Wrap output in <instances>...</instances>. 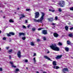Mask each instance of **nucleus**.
<instances>
[{
  "label": "nucleus",
  "mask_w": 73,
  "mask_h": 73,
  "mask_svg": "<svg viewBox=\"0 0 73 73\" xmlns=\"http://www.w3.org/2000/svg\"><path fill=\"white\" fill-rule=\"evenodd\" d=\"M41 13L42 14V16L40 18V19L37 20L36 19H33L34 21L36 23L38 22V23H42V20H43V19H44V16H45V13L42 12Z\"/></svg>",
  "instance_id": "1"
},
{
  "label": "nucleus",
  "mask_w": 73,
  "mask_h": 73,
  "mask_svg": "<svg viewBox=\"0 0 73 73\" xmlns=\"http://www.w3.org/2000/svg\"><path fill=\"white\" fill-rule=\"evenodd\" d=\"M50 48H51L52 50H55V51H59L60 50V48L57 47L56 45L55 44L50 46Z\"/></svg>",
  "instance_id": "2"
},
{
  "label": "nucleus",
  "mask_w": 73,
  "mask_h": 73,
  "mask_svg": "<svg viewBox=\"0 0 73 73\" xmlns=\"http://www.w3.org/2000/svg\"><path fill=\"white\" fill-rule=\"evenodd\" d=\"M59 5L61 7H63L64 5H65V2L64 1H61L60 2V3H59Z\"/></svg>",
  "instance_id": "3"
},
{
  "label": "nucleus",
  "mask_w": 73,
  "mask_h": 73,
  "mask_svg": "<svg viewBox=\"0 0 73 73\" xmlns=\"http://www.w3.org/2000/svg\"><path fill=\"white\" fill-rule=\"evenodd\" d=\"M62 72L63 73H65L66 72H69V70L67 68H64L62 69Z\"/></svg>",
  "instance_id": "4"
},
{
  "label": "nucleus",
  "mask_w": 73,
  "mask_h": 73,
  "mask_svg": "<svg viewBox=\"0 0 73 73\" xmlns=\"http://www.w3.org/2000/svg\"><path fill=\"white\" fill-rule=\"evenodd\" d=\"M35 18H38L39 17L40 14L38 12H36L35 13Z\"/></svg>",
  "instance_id": "5"
},
{
  "label": "nucleus",
  "mask_w": 73,
  "mask_h": 73,
  "mask_svg": "<svg viewBox=\"0 0 73 73\" xmlns=\"http://www.w3.org/2000/svg\"><path fill=\"white\" fill-rule=\"evenodd\" d=\"M17 55L19 58H21V52H20V51H18L17 52Z\"/></svg>",
  "instance_id": "6"
},
{
  "label": "nucleus",
  "mask_w": 73,
  "mask_h": 73,
  "mask_svg": "<svg viewBox=\"0 0 73 73\" xmlns=\"http://www.w3.org/2000/svg\"><path fill=\"white\" fill-rule=\"evenodd\" d=\"M54 35L55 37H57L58 36V34L56 33H54Z\"/></svg>",
  "instance_id": "7"
},
{
  "label": "nucleus",
  "mask_w": 73,
  "mask_h": 73,
  "mask_svg": "<svg viewBox=\"0 0 73 73\" xmlns=\"http://www.w3.org/2000/svg\"><path fill=\"white\" fill-rule=\"evenodd\" d=\"M21 17H20V19H23V18H24L25 17V16L23 14H21Z\"/></svg>",
  "instance_id": "8"
},
{
  "label": "nucleus",
  "mask_w": 73,
  "mask_h": 73,
  "mask_svg": "<svg viewBox=\"0 0 73 73\" xmlns=\"http://www.w3.org/2000/svg\"><path fill=\"white\" fill-rule=\"evenodd\" d=\"M53 68H54V69H58L60 68V67L58 66H53Z\"/></svg>",
  "instance_id": "9"
},
{
  "label": "nucleus",
  "mask_w": 73,
  "mask_h": 73,
  "mask_svg": "<svg viewBox=\"0 0 73 73\" xmlns=\"http://www.w3.org/2000/svg\"><path fill=\"white\" fill-rule=\"evenodd\" d=\"M62 55H58L57 56L56 58V59H60V58H61Z\"/></svg>",
  "instance_id": "10"
},
{
  "label": "nucleus",
  "mask_w": 73,
  "mask_h": 73,
  "mask_svg": "<svg viewBox=\"0 0 73 73\" xmlns=\"http://www.w3.org/2000/svg\"><path fill=\"white\" fill-rule=\"evenodd\" d=\"M46 59H47V60H49L50 61H52V60H51L50 58H49L47 56H46Z\"/></svg>",
  "instance_id": "11"
},
{
  "label": "nucleus",
  "mask_w": 73,
  "mask_h": 73,
  "mask_svg": "<svg viewBox=\"0 0 73 73\" xmlns=\"http://www.w3.org/2000/svg\"><path fill=\"white\" fill-rule=\"evenodd\" d=\"M52 64L53 65H54V66L57 65L56 64V62L55 61H53L52 62Z\"/></svg>",
  "instance_id": "12"
},
{
  "label": "nucleus",
  "mask_w": 73,
  "mask_h": 73,
  "mask_svg": "<svg viewBox=\"0 0 73 73\" xmlns=\"http://www.w3.org/2000/svg\"><path fill=\"white\" fill-rule=\"evenodd\" d=\"M48 21H51V22H52L53 20V18H50V19H48Z\"/></svg>",
  "instance_id": "13"
},
{
  "label": "nucleus",
  "mask_w": 73,
  "mask_h": 73,
  "mask_svg": "<svg viewBox=\"0 0 73 73\" xmlns=\"http://www.w3.org/2000/svg\"><path fill=\"white\" fill-rule=\"evenodd\" d=\"M19 35L20 36H21V35H23V36L25 35V34L23 33H19Z\"/></svg>",
  "instance_id": "14"
},
{
  "label": "nucleus",
  "mask_w": 73,
  "mask_h": 73,
  "mask_svg": "<svg viewBox=\"0 0 73 73\" xmlns=\"http://www.w3.org/2000/svg\"><path fill=\"white\" fill-rule=\"evenodd\" d=\"M13 50H12V49L9 50L8 51V52L9 53V54L11 53H12V52Z\"/></svg>",
  "instance_id": "15"
},
{
  "label": "nucleus",
  "mask_w": 73,
  "mask_h": 73,
  "mask_svg": "<svg viewBox=\"0 0 73 73\" xmlns=\"http://www.w3.org/2000/svg\"><path fill=\"white\" fill-rule=\"evenodd\" d=\"M49 11H50V12H54L55 11V10L54 9H53V10L49 9Z\"/></svg>",
  "instance_id": "16"
},
{
  "label": "nucleus",
  "mask_w": 73,
  "mask_h": 73,
  "mask_svg": "<svg viewBox=\"0 0 73 73\" xmlns=\"http://www.w3.org/2000/svg\"><path fill=\"white\" fill-rule=\"evenodd\" d=\"M42 33L44 35H46V30H42Z\"/></svg>",
  "instance_id": "17"
},
{
  "label": "nucleus",
  "mask_w": 73,
  "mask_h": 73,
  "mask_svg": "<svg viewBox=\"0 0 73 73\" xmlns=\"http://www.w3.org/2000/svg\"><path fill=\"white\" fill-rule=\"evenodd\" d=\"M68 36L70 37H73V34H69Z\"/></svg>",
  "instance_id": "18"
},
{
  "label": "nucleus",
  "mask_w": 73,
  "mask_h": 73,
  "mask_svg": "<svg viewBox=\"0 0 73 73\" xmlns=\"http://www.w3.org/2000/svg\"><path fill=\"white\" fill-rule=\"evenodd\" d=\"M65 28L66 31H68V27L67 26H66L65 27Z\"/></svg>",
  "instance_id": "19"
},
{
  "label": "nucleus",
  "mask_w": 73,
  "mask_h": 73,
  "mask_svg": "<svg viewBox=\"0 0 73 73\" xmlns=\"http://www.w3.org/2000/svg\"><path fill=\"white\" fill-rule=\"evenodd\" d=\"M33 60L34 62V64H36V58H34L33 59Z\"/></svg>",
  "instance_id": "20"
},
{
  "label": "nucleus",
  "mask_w": 73,
  "mask_h": 73,
  "mask_svg": "<svg viewBox=\"0 0 73 73\" xmlns=\"http://www.w3.org/2000/svg\"><path fill=\"white\" fill-rule=\"evenodd\" d=\"M9 21L10 22V23H13V22H14V21H13L12 20V19H10Z\"/></svg>",
  "instance_id": "21"
},
{
  "label": "nucleus",
  "mask_w": 73,
  "mask_h": 73,
  "mask_svg": "<svg viewBox=\"0 0 73 73\" xmlns=\"http://www.w3.org/2000/svg\"><path fill=\"white\" fill-rule=\"evenodd\" d=\"M65 50L66 51V52H68L69 51V48H65Z\"/></svg>",
  "instance_id": "22"
},
{
  "label": "nucleus",
  "mask_w": 73,
  "mask_h": 73,
  "mask_svg": "<svg viewBox=\"0 0 73 73\" xmlns=\"http://www.w3.org/2000/svg\"><path fill=\"white\" fill-rule=\"evenodd\" d=\"M31 45L32 46L35 45V44H34V43L33 42H31Z\"/></svg>",
  "instance_id": "23"
},
{
  "label": "nucleus",
  "mask_w": 73,
  "mask_h": 73,
  "mask_svg": "<svg viewBox=\"0 0 73 73\" xmlns=\"http://www.w3.org/2000/svg\"><path fill=\"white\" fill-rule=\"evenodd\" d=\"M36 30V29L35 28H33L32 29V31H35Z\"/></svg>",
  "instance_id": "24"
},
{
  "label": "nucleus",
  "mask_w": 73,
  "mask_h": 73,
  "mask_svg": "<svg viewBox=\"0 0 73 73\" xmlns=\"http://www.w3.org/2000/svg\"><path fill=\"white\" fill-rule=\"evenodd\" d=\"M9 33L11 35H15V33Z\"/></svg>",
  "instance_id": "25"
},
{
  "label": "nucleus",
  "mask_w": 73,
  "mask_h": 73,
  "mask_svg": "<svg viewBox=\"0 0 73 73\" xmlns=\"http://www.w3.org/2000/svg\"><path fill=\"white\" fill-rule=\"evenodd\" d=\"M67 44H70V42L69 40H67Z\"/></svg>",
  "instance_id": "26"
},
{
  "label": "nucleus",
  "mask_w": 73,
  "mask_h": 73,
  "mask_svg": "<svg viewBox=\"0 0 73 73\" xmlns=\"http://www.w3.org/2000/svg\"><path fill=\"white\" fill-rule=\"evenodd\" d=\"M58 11L59 12H62V10H61V9L60 8L58 9Z\"/></svg>",
  "instance_id": "27"
},
{
  "label": "nucleus",
  "mask_w": 73,
  "mask_h": 73,
  "mask_svg": "<svg viewBox=\"0 0 73 73\" xmlns=\"http://www.w3.org/2000/svg\"><path fill=\"white\" fill-rule=\"evenodd\" d=\"M25 38H26L25 37H23L22 38V40H25Z\"/></svg>",
  "instance_id": "28"
},
{
  "label": "nucleus",
  "mask_w": 73,
  "mask_h": 73,
  "mask_svg": "<svg viewBox=\"0 0 73 73\" xmlns=\"http://www.w3.org/2000/svg\"><path fill=\"white\" fill-rule=\"evenodd\" d=\"M10 63L11 64V65H13V62L10 61Z\"/></svg>",
  "instance_id": "29"
},
{
  "label": "nucleus",
  "mask_w": 73,
  "mask_h": 73,
  "mask_svg": "<svg viewBox=\"0 0 73 73\" xmlns=\"http://www.w3.org/2000/svg\"><path fill=\"white\" fill-rule=\"evenodd\" d=\"M58 45L59 46H61L62 45V43L60 42H59L58 43Z\"/></svg>",
  "instance_id": "30"
},
{
  "label": "nucleus",
  "mask_w": 73,
  "mask_h": 73,
  "mask_svg": "<svg viewBox=\"0 0 73 73\" xmlns=\"http://www.w3.org/2000/svg\"><path fill=\"white\" fill-rule=\"evenodd\" d=\"M15 71L16 72H18V71H19V69L18 68H17L15 69Z\"/></svg>",
  "instance_id": "31"
},
{
  "label": "nucleus",
  "mask_w": 73,
  "mask_h": 73,
  "mask_svg": "<svg viewBox=\"0 0 73 73\" xmlns=\"http://www.w3.org/2000/svg\"><path fill=\"white\" fill-rule=\"evenodd\" d=\"M12 68H16V66L13 65L12 66Z\"/></svg>",
  "instance_id": "32"
},
{
  "label": "nucleus",
  "mask_w": 73,
  "mask_h": 73,
  "mask_svg": "<svg viewBox=\"0 0 73 73\" xmlns=\"http://www.w3.org/2000/svg\"><path fill=\"white\" fill-rule=\"evenodd\" d=\"M42 29H43V28H39L38 29V31H40Z\"/></svg>",
  "instance_id": "33"
},
{
  "label": "nucleus",
  "mask_w": 73,
  "mask_h": 73,
  "mask_svg": "<svg viewBox=\"0 0 73 73\" xmlns=\"http://www.w3.org/2000/svg\"><path fill=\"white\" fill-rule=\"evenodd\" d=\"M7 36L9 37V36H11V34H10V33H9V34H7Z\"/></svg>",
  "instance_id": "34"
},
{
  "label": "nucleus",
  "mask_w": 73,
  "mask_h": 73,
  "mask_svg": "<svg viewBox=\"0 0 73 73\" xmlns=\"http://www.w3.org/2000/svg\"><path fill=\"white\" fill-rule=\"evenodd\" d=\"M43 37L44 40H46V38L45 37L43 36Z\"/></svg>",
  "instance_id": "35"
},
{
  "label": "nucleus",
  "mask_w": 73,
  "mask_h": 73,
  "mask_svg": "<svg viewBox=\"0 0 73 73\" xmlns=\"http://www.w3.org/2000/svg\"><path fill=\"white\" fill-rule=\"evenodd\" d=\"M58 19V18L57 17H55V20H57Z\"/></svg>",
  "instance_id": "36"
},
{
  "label": "nucleus",
  "mask_w": 73,
  "mask_h": 73,
  "mask_svg": "<svg viewBox=\"0 0 73 73\" xmlns=\"http://www.w3.org/2000/svg\"><path fill=\"white\" fill-rule=\"evenodd\" d=\"M70 9L71 11H73V7L70 8Z\"/></svg>",
  "instance_id": "37"
},
{
  "label": "nucleus",
  "mask_w": 73,
  "mask_h": 73,
  "mask_svg": "<svg viewBox=\"0 0 73 73\" xmlns=\"http://www.w3.org/2000/svg\"><path fill=\"white\" fill-rule=\"evenodd\" d=\"M2 70H3V68H2L0 67V71L1 72V71H2Z\"/></svg>",
  "instance_id": "38"
},
{
  "label": "nucleus",
  "mask_w": 73,
  "mask_h": 73,
  "mask_svg": "<svg viewBox=\"0 0 73 73\" xmlns=\"http://www.w3.org/2000/svg\"><path fill=\"white\" fill-rule=\"evenodd\" d=\"M26 10L27 11H29L30 10V9H27Z\"/></svg>",
  "instance_id": "39"
},
{
  "label": "nucleus",
  "mask_w": 73,
  "mask_h": 73,
  "mask_svg": "<svg viewBox=\"0 0 73 73\" xmlns=\"http://www.w3.org/2000/svg\"><path fill=\"white\" fill-rule=\"evenodd\" d=\"M73 29V27H71L70 28V31H72Z\"/></svg>",
  "instance_id": "40"
},
{
  "label": "nucleus",
  "mask_w": 73,
  "mask_h": 73,
  "mask_svg": "<svg viewBox=\"0 0 73 73\" xmlns=\"http://www.w3.org/2000/svg\"><path fill=\"white\" fill-rule=\"evenodd\" d=\"M23 28L24 29L26 28V27H25V26L23 25Z\"/></svg>",
  "instance_id": "41"
},
{
  "label": "nucleus",
  "mask_w": 73,
  "mask_h": 73,
  "mask_svg": "<svg viewBox=\"0 0 73 73\" xmlns=\"http://www.w3.org/2000/svg\"><path fill=\"white\" fill-rule=\"evenodd\" d=\"M3 40H6V38H5V37H3Z\"/></svg>",
  "instance_id": "42"
},
{
  "label": "nucleus",
  "mask_w": 73,
  "mask_h": 73,
  "mask_svg": "<svg viewBox=\"0 0 73 73\" xmlns=\"http://www.w3.org/2000/svg\"><path fill=\"white\" fill-rule=\"evenodd\" d=\"M40 41V39H37V41L38 42Z\"/></svg>",
  "instance_id": "43"
},
{
  "label": "nucleus",
  "mask_w": 73,
  "mask_h": 73,
  "mask_svg": "<svg viewBox=\"0 0 73 73\" xmlns=\"http://www.w3.org/2000/svg\"><path fill=\"white\" fill-rule=\"evenodd\" d=\"M25 62H28V60H25Z\"/></svg>",
  "instance_id": "44"
},
{
  "label": "nucleus",
  "mask_w": 73,
  "mask_h": 73,
  "mask_svg": "<svg viewBox=\"0 0 73 73\" xmlns=\"http://www.w3.org/2000/svg\"><path fill=\"white\" fill-rule=\"evenodd\" d=\"M30 26H31V25H29L27 26L28 28H29V27H30Z\"/></svg>",
  "instance_id": "45"
},
{
  "label": "nucleus",
  "mask_w": 73,
  "mask_h": 73,
  "mask_svg": "<svg viewBox=\"0 0 73 73\" xmlns=\"http://www.w3.org/2000/svg\"><path fill=\"white\" fill-rule=\"evenodd\" d=\"M52 25H55V23H52Z\"/></svg>",
  "instance_id": "46"
},
{
  "label": "nucleus",
  "mask_w": 73,
  "mask_h": 73,
  "mask_svg": "<svg viewBox=\"0 0 73 73\" xmlns=\"http://www.w3.org/2000/svg\"><path fill=\"white\" fill-rule=\"evenodd\" d=\"M25 23H27V20H26L25 21Z\"/></svg>",
  "instance_id": "47"
},
{
  "label": "nucleus",
  "mask_w": 73,
  "mask_h": 73,
  "mask_svg": "<svg viewBox=\"0 0 73 73\" xmlns=\"http://www.w3.org/2000/svg\"><path fill=\"white\" fill-rule=\"evenodd\" d=\"M36 53H35L33 55V56H36Z\"/></svg>",
  "instance_id": "48"
},
{
  "label": "nucleus",
  "mask_w": 73,
  "mask_h": 73,
  "mask_svg": "<svg viewBox=\"0 0 73 73\" xmlns=\"http://www.w3.org/2000/svg\"><path fill=\"white\" fill-rule=\"evenodd\" d=\"M9 58H10V59L11 58V56H9Z\"/></svg>",
  "instance_id": "49"
},
{
  "label": "nucleus",
  "mask_w": 73,
  "mask_h": 73,
  "mask_svg": "<svg viewBox=\"0 0 73 73\" xmlns=\"http://www.w3.org/2000/svg\"><path fill=\"white\" fill-rule=\"evenodd\" d=\"M6 48L7 49H9V47H7Z\"/></svg>",
  "instance_id": "50"
},
{
  "label": "nucleus",
  "mask_w": 73,
  "mask_h": 73,
  "mask_svg": "<svg viewBox=\"0 0 73 73\" xmlns=\"http://www.w3.org/2000/svg\"><path fill=\"white\" fill-rule=\"evenodd\" d=\"M17 10H19L20 9V8H18L17 9Z\"/></svg>",
  "instance_id": "51"
},
{
  "label": "nucleus",
  "mask_w": 73,
  "mask_h": 73,
  "mask_svg": "<svg viewBox=\"0 0 73 73\" xmlns=\"http://www.w3.org/2000/svg\"><path fill=\"white\" fill-rule=\"evenodd\" d=\"M43 66H46V65L45 64H44V65H43Z\"/></svg>",
  "instance_id": "52"
},
{
  "label": "nucleus",
  "mask_w": 73,
  "mask_h": 73,
  "mask_svg": "<svg viewBox=\"0 0 73 73\" xmlns=\"http://www.w3.org/2000/svg\"><path fill=\"white\" fill-rule=\"evenodd\" d=\"M50 52H49V51H48V52H47V53H49Z\"/></svg>",
  "instance_id": "53"
},
{
  "label": "nucleus",
  "mask_w": 73,
  "mask_h": 73,
  "mask_svg": "<svg viewBox=\"0 0 73 73\" xmlns=\"http://www.w3.org/2000/svg\"><path fill=\"white\" fill-rule=\"evenodd\" d=\"M44 57L45 58H46V56H44Z\"/></svg>",
  "instance_id": "54"
},
{
  "label": "nucleus",
  "mask_w": 73,
  "mask_h": 73,
  "mask_svg": "<svg viewBox=\"0 0 73 73\" xmlns=\"http://www.w3.org/2000/svg\"><path fill=\"white\" fill-rule=\"evenodd\" d=\"M26 69H28V67H26Z\"/></svg>",
  "instance_id": "55"
},
{
  "label": "nucleus",
  "mask_w": 73,
  "mask_h": 73,
  "mask_svg": "<svg viewBox=\"0 0 73 73\" xmlns=\"http://www.w3.org/2000/svg\"><path fill=\"white\" fill-rule=\"evenodd\" d=\"M36 73H39V72H37Z\"/></svg>",
  "instance_id": "56"
},
{
  "label": "nucleus",
  "mask_w": 73,
  "mask_h": 73,
  "mask_svg": "<svg viewBox=\"0 0 73 73\" xmlns=\"http://www.w3.org/2000/svg\"><path fill=\"white\" fill-rule=\"evenodd\" d=\"M14 13H15V14H16V12Z\"/></svg>",
  "instance_id": "57"
},
{
  "label": "nucleus",
  "mask_w": 73,
  "mask_h": 73,
  "mask_svg": "<svg viewBox=\"0 0 73 73\" xmlns=\"http://www.w3.org/2000/svg\"><path fill=\"white\" fill-rule=\"evenodd\" d=\"M46 34H47V32H46Z\"/></svg>",
  "instance_id": "58"
},
{
  "label": "nucleus",
  "mask_w": 73,
  "mask_h": 73,
  "mask_svg": "<svg viewBox=\"0 0 73 73\" xmlns=\"http://www.w3.org/2000/svg\"><path fill=\"white\" fill-rule=\"evenodd\" d=\"M1 31L0 30V33H1Z\"/></svg>",
  "instance_id": "59"
},
{
  "label": "nucleus",
  "mask_w": 73,
  "mask_h": 73,
  "mask_svg": "<svg viewBox=\"0 0 73 73\" xmlns=\"http://www.w3.org/2000/svg\"><path fill=\"white\" fill-rule=\"evenodd\" d=\"M1 50V48H0V51Z\"/></svg>",
  "instance_id": "60"
},
{
  "label": "nucleus",
  "mask_w": 73,
  "mask_h": 73,
  "mask_svg": "<svg viewBox=\"0 0 73 73\" xmlns=\"http://www.w3.org/2000/svg\"><path fill=\"white\" fill-rule=\"evenodd\" d=\"M72 58H73L72 57Z\"/></svg>",
  "instance_id": "61"
},
{
  "label": "nucleus",
  "mask_w": 73,
  "mask_h": 73,
  "mask_svg": "<svg viewBox=\"0 0 73 73\" xmlns=\"http://www.w3.org/2000/svg\"><path fill=\"white\" fill-rule=\"evenodd\" d=\"M46 28H47V27H46Z\"/></svg>",
  "instance_id": "62"
},
{
  "label": "nucleus",
  "mask_w": 73,
  "mask_h": 73,
  "mask_svg": "<svg viewBox=\"0 0 73 73\" xmlns=\"http://www.w3.org/2000/svg\"><path fill=\"white\" fill-rule=\"evenodd\" d=\"M43 73H44V72H43Z\"/></svg>",
  "instance_id": "63"
}]
</instances>
